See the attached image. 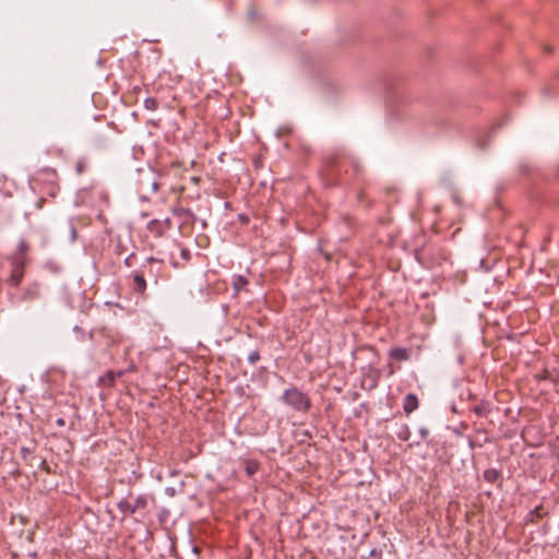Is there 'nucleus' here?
<instances>
[{
	"label": "nucleus",
	"mask_w": 559,
	"mask_h": 559,
	"mask_svg": "<svg viewBox=\"0 0 559 559\" xmlns=\"http://www.w3.org/2000/svg\"><path fill=\"white\" fill-rule=\"evenodd\" d=\"M473 412L479 417H487L490 413V405L486 401H480L473 407Z\"/></svg>",
	"instance_id": "7"
},
{
	"label": "nucleus",
	"mask_w": 559,
	"mask_h": 559,
	"mask_svg": "<svg viewBox=\"0 0 559 559\" xmlns=\"http://www.w3.org/2000/svg\"><path fill=\"white\" fill-rule=\"evenodd\" d=\"M176 214H177V221H179L180 218H183L182 222H180V225H179V228H182L185 226L186 223H188V221L190 219V214L183 210H179L177 209L176 211Z\"/></svg>",
	"instance_id": "14"
},
{
	"label": "nucleus",
	"mask_w": 559,
	"mask_h": 559,
	"mask_svg": "<svg viewBox=\"0 0 559 559\" xmlns=\"http://www.w3.org/2000/svg\"><path fill=\"white\" fill-rule=\"evenodd\" d=\"M28 251V245L25 240H21L17 247V251L14 254H20L25 259V254Z\"/></svg>",
	"instance_id": "15"
},
{
	"label": "nucleus",
	"mask_w": 559,
	"mask_h": 559,
	"mask_svg": "<svg viewBox=\"0 0 559 559\" xmlns=\"http://www.w3.org/2000/svg\"><path fill=\"white\" fill-rule=\"evenodd\" d=\"M418 405V397L414 393H408L403 400V411L405 412L406 415H409L415 409H417Z\"/></svg>",
	"instance_id": "5"
},
{
	"label": "nucleus",
	"mask_w": 559,
	"mask_h": 559,
	"mask_svg": "<svg viewBox=\"0 0 559 559\" xmlns=\"http://www.w3.org/2000/svg\"><path fill=\"white\" fill-rule=\"evenodd\" d=\"M26 295H28L31 299H34L39 295V293H38L37 288L35 287L34 290H32V292L27 290Z\"/></svg>",
	"instance_id": "20"
},
{
	"label": "nucleus",
	"mask_w": 559,
	"mask_h": 559,
	"mask_svg": "<svg viewBox=\"0 0 559 559\" xmlns=\"http://www.w3.org/2000/svg\"><path fill=\"white\" fill-rule=\"evenodd\" d=\"M259 469V463L253 460H246L245 461V471L248 476L254 475Z\"/></svg>",
	"instance_id": "12"
},
{
	"label": "nucleus",
	"mask_w": 559,
	"mask_h": 559,
	"mask_svg": "<svg viewBox=\"0 0 559 559\" xmlns=\"http://www.w3.org/2000/svg\"><path fill=\"white\" fill-rule=\"evenodd\" d=\"M180 255L185 261H189L190 259V251L188 249H181Z\"/></svg>",
	"instance_id": "18"
},
{
	"label": "nucleus",
	"mask_w": 559,
	"mask_h": 559,
	"mask_svg": "<svg viewBox=\"0 0 559 559\" xmlns=\"http://www.w3.org/2000/svg\"><path fill=\"white\" fill-rule=\"evenodd\" d=\"M247 284H248V281H247V278L245 276L237 275V276L234 277L233 286H234V289L237 293L240 292L241 289H243Z\"/></svg>",
	"instance_id": "13"
},
{
	"label": "nucleus",
	"mask_w": 559,
	"mask_h": 559,
	"mask_svg": "<svg viewBox=\"0 0 559 559\" xmlns=\"http://www.w3.org/2000/svg\"><path fill=\"white\" fill-rule=\"evenodd\" d=\"M546 515V512L544 510L543 506H537L534 508L527 515V520L531 522H535L539 519H543Z\"/></svg>",
	"instance_id": "9"
},
{
	"label": "nucleus",
	"mask_w": 559,
	"mask_h": 559,
	"mask_svg": "<svg viewBox=\"0 0 559 559\" xmlns=\"http://www.w3.org/2000/svg\"><path fill=\"white\" fill-rule=\"evenodd\" d=\"M133 287L139 293H143L146 289V282L143 277V275L135 273L133 275Z\"/></svg>",
	"instance_id": "10"
},
{
	"label": "nucleus",
	"mask_w": 559,
	"mask_h": 559,
	"mask_svg": "<svg viewBox=\"0 0 559 559\" xmlns=\"http://www.w3.org/2000/svg\"><path fill=\"white\" fill-rule=\"evenodd\" d=\"M57 424H58L59 426H63V425H64V420H63L62 418H59V419L57 420Z\"/></svg>",
	"instance_id": "21"
},
{
	"label": "nucleus",
	"mask_w": 559,
	"mask_h": 559,
	"mask_svg": "<svg viewBox=\"0 0 559 559\" xmlns=\"http://www.w3.org/2000/svg\"><path fill=\"white\" fill-rule=\"evenodd\" d=\"M396 437L402 441H407L411 437V429L406 424H400L396 429Z\"/></svg>",
	"instance_id": "8"
},
{
	"label": "nucleus",
	"mask_w": 559,
	"mask_h": 559,
	"mask_svg": "<svg viewBox=\"0 0 559 559\" xmlns=\"http://www.w3.org/2000/svg\"><path fill=\"white\" fill-rule=\"evenodd\" d=\"M389 356L397 361H406L411 358V353L407 348L394 347L389 352Z\"/></svg>",
	"instance_id": "6"
},
{
	"label": "nucleus",
	"mask_w": 559,
	"mask_h": 559,
	"mask_svg": "<svg viewBox=\"0 0 559 559\" xmlns=\"http://www.w3.org/2000/svg\"><path fill=\"white\" fill-rule=\"evenodd\" d=\"M419 435L421 439H427L429 436V430L425 427L419 428Z\"/></svg>",
	"instance_id": "19"
},
{
	"label": "nucleus",
	"mask_w": 559,
	"mask_h": 559,
	"mask_svg": "<svg viewBox=\"0 0 559 559\" xmlns=\"http://www.w3.org/2000/svg\"><path fill=\"white\" fill-rule=\"evenodd\" d=\"M366 559H383V552L380 548H372Z\"/></svg>",
	"instance_id": "16"
},
{
	"label": "nucleus",
	"mask_w": 559,
	"mask_h": 559,
	"mask_svg": "<svg viewBox=\"0 0 559 559\" xmlns=\"http://www.w3.org/2000/svg\"><path fill=\"white\" fill-rule=\"evenodd\" d=\"M282 401L296 412L307 413L311 408L309 396L296 386L286 389Z\"/></svg>",
	"instance_id": "1"
},
{
	"label": "nucleus",
	"mask_w": 559,
	"mask_h": 559,
	"mask_svg": "<svg viewBox=\"0 0 559 559\" xmlns=\"http://www.w3.org/2000/svg\"><path fill=\"white\" fill-rule=\"evenodd\" d=\"M381 372L379 369L369 367L367 371L362 373L361 388L368 391L373 390L378 385Z\"/></svg>",
	"instance_id": "3"
},
{
	"label": "nucleus",
	"mask_w": 559,
	"mask_h": 559,
	"mask_svg": "<svg viewBox=\"0 0 559 559\" xmlns=\"http://www.w3.org/2000/svg\"><path fill=\"white\" fill-rule=\"evenodd\" d=\"M500 477V472L496 468H488L484 472V479L490 484H493Z\"/></svg>",
	"instance_id": "11"
},
{
	"label": "nucleus",
	"mask_w": 559,
	"mask_h": 559,
	"mask_svg": "<svg viewBox=\"0 0 559 559\" xmlns=\"http://www.w3.org/2000/svg\"><path fill=\"white\" fill-rule=\"evenodd\" d=\"M25 259L20 254L11 257V275L10 282L12 285L17 286L24 275Z\"/></svg>",
	"instance_id": "2"
},
{
	"label": "nucleus",
	"mask_w": 559,
	"mask_h": 559,
	"mask_svg": "<svg viewBox=\"0 0 559 559\" xmlns=\"http://www.w3.org/2000/svg\"><path fill=\"white\" fill-rule=\"evenodd\" d=\"M146 499L143 498V497H138L135 499V501L133 503H131L130 501L128 500H122L119 502L118 507L120 509L121 512L123 513H129V514H133L135 513L138 510H141V509H145L146 507Z\"/></svg>",
	"instance_id": "4"
},
{
	"label": "nucleus",
	"mask_w": 559,
	"mask_h": 559,
	"mask_svg": "<svg viewBox=\"0 0 559 559\" xmlns=\"http://www.w3.org/2000/svg\"><path fill=\"white\" fill-rule=\"evenodd\" d=\"M260 360V353L258 350H253L248 356V361L251 365H255Z\"/></svg>",
	"instance_id": "17"
}]
</instances>
